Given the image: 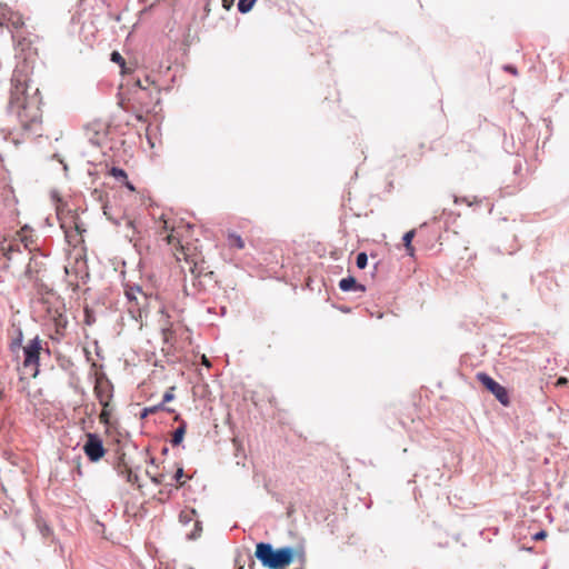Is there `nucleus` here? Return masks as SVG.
<instances>
[{
	"label": "nucleus",
	"instance_id": "09e8293b",
	"mask_svg": "<svg viewBox=\"0 0 569 569\" xmlns=\"http://www.w3.org/2000/svg\"><path fill=\"white\" fill-rule=\"evenodd\" d=\"M147 0H139L140 3H144Z\"/></svg>",
	"mask_w": 569,
	"mask_h": 569
},
{
	"label": "nucleus",
	"instance_id": "ea45409f",
	"mask_svg": "<svg viewBox=\"0 0 569 569\" xmlns=\"http://www.w3.org/2000/svg\"><path fill=\"white\" fill-rule=\"evenodd\" d=\"M427 226H428V222H423V223H421V224H420V228H419V229H420V231H421L423 228H426Z\"/></svg>",
	"mask_w": 569,
	"mask_h": 569
},
{
	"label": "nucleus",
	"instance_id": "39448f33",
	"mask_svg": "<svg viewBox=\"0 0 569 569\" xmlns=\"http://www.w3.org/2000/svg\"><path fill=\"white\" fill-rule=\"evenodd\" d=\"M43 350L42 341L39 336L32 338L22 349L23 351V361L22 365L24 368L34 367L36 377L39 373L40 366V353ZM44 351L50 355V349L46 348Z\"/></svg>",
	"mask_w": 569,
	"mask_h": 569
},
{
	"label": "nucleus",
	"instance_id": "f257e3e1",
	"mask_svg": "<svg viewBox=\"0 0 569 569\" xmlns=\"http://www.w3.org/2000/svg\"><path fill=\"white\" fill-rule=\"evenodd\" d=\"M26 61L18 63L12 72L10 96L7 104L8 116L17 119L22 133L40 137L42 132V99L38 88H32Z\"/></svg>",
	"mask_w": 569,
	"mask_h": 569
},
{
	"label": "nucleus",
	"instance_id": "ddd939ff",
	"mask_svg": "<svg viewBox=\"0 0 569 569\" xmlns=\"http://www.w3.org/2000/svg\"><path fill=\"white\" fill-rule=\"evenodd\" d=\"M158 411H166V412L173 413V415H174V412H177L173 408L162 406L159 402L158 405L142 408L140 411V418L146 419L148 416L153 415Z\"/></svg>",
	"mask_w": 569,
	"mask_h": 569
},
{
	"label": "nucleus",
	"instance_id": "393cba45",
	"mask_svg": "<svg viewBox=\"0 0 569 569\" xmlns=\"http://www.w3.org/2000/svg\"><path fill=\"white\" fill-rule=\"evenodd\" d=\"M503 70H505L506 72H509L510 74H513V76H517V74H518V69H517V67H516V66H513V64H506V66L503 67Z\"/></svg>",
	"mask_w": 569,
	"mask_h": 569
},
{
	"label": "nucleus",
	"instance_id": "412c9836",
	"mask_svg": "<svg viewBox=\"0 0 569 569\" xmlns=\"http://www.w3.org/2000/svg\"><path fill=\"white\" fill-rule=\"evenodd\" d=\"M415 236H416L415 229H411V230L405 232L402 236L403 247L412 244V240H413Z\"/></svg>",
	"mask_w": 569,
	"mask_h": 569
},
{
	"label": "nucleus",
	"instance_id": "79ce46f5",
	"mask_svg": "<svg viewBox=\"0 0 569 569\" xmlns=\"http://www.w3.org/2000/svg\"><path fill=\"white\" fill-rule=\"evenodd\" d=\"M149 463L150 465H156V459L154 458H150Z\"/></svg>",
	"mask_w": 569,
	"mask_h": 569
},
{
	"label": "nucleus",
	"instance_id": "c85d7f7f",
	"mask_svg": "<svg viewBox=\"0 0 569 569\" xmlns=\"http://www.w3.org/2000/svg\"><path fill=\"white\" fill-rule=\"evenodd\" d=\"M405 249L409 257H415L416 249H415L413 244L406 246Z\"/></svg>",
	"mask_w": 569,
	"mask_h": 569
},
{
	"label": "nucleus",
	"instance_id": "5701e85b",
	"mask_svg": "<svg viewBox=\"0 0 569 569\" xmlns=\"http://www.w3.org/2000/svg\"><path fill=\"white\" fill-rule=\"evenodd\" d=\"M126 480L130 483H136L139 480V476L137 475V472L129 469L126 470Z\"/></svg>",
	"mask_w": 569,
	"mask_h": 569
},
{
	"label": "nucleus",
	"instance_id": "423d86ee",
	"mask_svg": "<svg viewBox=\"0 0 569 569\" xmlns=\"http://www.w3.org/2000/svg\"><path fill=\"white\" fill-rule=\"evenodd\" d=\"M82 450L90 462L100 461L107 452L102 438L96 432L87 433Z\"/></svg>",
	"mask_w": 569,
	"mask_h": 569
},
{
	"label": "nucleus",
	"instance_id": "20e7f679",
	"mask_svg": "<svg viewBox=\"0 0 569 569\" xmlns=\"http://www.w3.org/2000/svg\"><path fill=\"white\" fill-rule=\"evenodd\" d=\"M478 382L495 398L499 401L503 407L510 406V396L509 390L496 381L489 373L480 371L476 375Z\"/></svg>",
	"mask_w": 569,
	"mask_h": 569
},
{
	"label": "nucleus",
	"instance_id": "9b49d317",
	"mask_svg": "<svg viewBox=\"0 0 569 569\" xmlns=\"http://www.w3.org/2000/svg\"><path fill=\"white\" fill-rule=\"evenodd\" d=\"M137 293H140L142 296L143 301L147 302L148 298L144 295V292L142 291L141 286L133 284L126 289V298H127L128 302L131 305H134L138 309H140L141 303L137 297Z\"/></svg>",
	"mask_w": 569,
	"mask_h": 569
},
{
	"label": "nucleus",
	"instance_id": "7ed1b4c3",
	"mask_svg": "<svg viewBox=\"0 0 569 569\" xmlns=\"http://www.w3.org/2000/svg\"><path fill=\"white\" fill-rule=\"evenodd\" d=\"M256 559L266 569H287L296 558L301 565L306 561L305 551H298L293 546L273 547L271 542L260 541L256 543Z\"/></svg>",
	"mask_w": 569,
	"mask_h": 569
},
{
	"label": "nucleus",
	"instance_id": "72a5a7b5",
	"mask_svg": "<svg viewBox=\"0 0 569 569\" xmlns=\"http://www.w3.org/2000/svg\"><path fill=\"white\" fill-rule=\"evenodd\" d=\"M179 518H180V521L186 522V523L190 521V518H188L183 512L180 513Z\"/></svg>",
	"mask_w": 569,
	"mask_h": 569
},
{
	"label": "nucleus",
	"instance_id": "c756f323",
	"mask_svg": "<svg viewBox=\"0 0 569 569\" xmlns=\"http://www.w3.org/2000/svg\"><path fill=\"white\" fill-rule=\"evenodd\" d=\"M122 186H124L127 189H129L131 191H133L136 189L133 183L131 181H129L128 178L122 182Z\"/></svg>",
	"mask_w": 569,
	"mask_h": 569
},
{
	"label": "nucleus",
	"instance_id": "b1692460",
	"mask_svg": "<svg viewBox=\"0 0 569 569\" xmlns=\"http://www.w3.org/2000/svg\"><path fill=\"white\" fill-rule=\"evenodd\" d=\"M547 531L541 529L539 531H537L536 533L532 535V540L535 541H541V540H545L547 538Z\"/></svg>",
	"mask_w": 569,
	"mask_h": 569
},
{
	"label": "nucleus",
	"instance_id": "6e6552de",
	"mask_svg": "<svg viewBox=\"0 0 569 569\" xmlns=\"http://www.w3.org/2000/svg\"><path fill=\"white\" fill-rule=\"evenodd\" d=\"M173 420L179 422V426L174 429L172 437L170 439V443L172 447H179L183 443L184 436L188 429V423L179 412H174Z\"/></svg>",
	"mask_w": 569,
	"mask_h": 569
},
{
	"label": "nucleus",
	"instance_id": "37998d69",
	"mask_svg": "<svg viewBox=\"0 0 569 569\" xmlns=\"http://www.w3.org/2000/svg\"><path fill=\"white\" fill-rule=\"evenodd\" d=\"M163 335L166 336L167 332H171L169 329H162Z\"/></svg>",
	"mask_w": 569,
	"mask_h": 569
},
{
	"label": "nucleus",
	"instance_id": "aec40b11",
	"mask_svg": "<svg viewBox=\"0 0 569 569\" xmlns=\"http://www.w3.org/2000/svg\"><path fill=\"white\" fill-rule=\"evenodd\" d=\"M174 390H176L174 386H172L166 390V392L162 395V400L160 402L162 406H166L168 402H171L172 400H174V398H176Z\"/></svg>",
	"mask_w": 569,
	"mask_h": 569
},
{
	"label": "nucleus",
	"instance_id": "f704fd0d",
	"mask_svg": "<svg viewBox=\"0 0 569 569\" xmlns=\"http://www.w3.org/2000/svg\"><path fill=\"white\" fill-rule=\"evenodd\" d=\"M338 309H339L341 312H345V313H348V312H350V310H351V309H350L349 307H347V306H340V307H338Z\"/></svg>",
	"mask_w": 569,
	"mask_h": 569
},
{
	"label": "nucleus",
	"instance_id": "a878e982",
	"mask_svg": "<svg viewBox=\"0 0 569 569\" xmlns=\"http://www.w3.org/2000/svg\"><path fill=\"white\" fill-rule=\"evenodd\" d=\"M150 479H151V481L154 485H161L163 482V480H164V475L160 473V475H157V476H151Z\"/></svg>",
	"mask_w": 569,
	"mask_h": 569
},
{
	"label": "nucleus",
	"instance_id": "2eb2a0df",
	"mask_svg": "<svg viewBox=\"0 0 569 569\" xmlns=\"http://www.w3.org/2000/svg\"><path fill=\"white\" fill-rule=\"evenodd\" d=\"M228 243L231 248L242 249L244 248V241L240 234L231 232L228 236Z\"/></svg>",
	"mask_w": 569,
	"mask_h": 569
},
{
	"label": "nucleus",
	"instance_id": "e433bc0d",
	"mask_svg": "<svg viewBox=\"0 0 569 569\" xmlns=\"http://www.w3.org/2000/svg\"><path fill=\"white\" fill-rule=\"evenodd\" d=\"M379 264H380V261H377V262L373 264V272H372V274H375V272H377V271H378V267H379Z\"/></svg>",
	"mask_w": 569,
	"mask_h": 569
},
{
	"label": "nucleus",
	"instance_id": "a19ab883",
	"mask_svg": "<svg viewBox=\"0 0 569 569\" xmlns=\"http://www.w3.org/2000/svg\"><path fill=\"white\" fill-rule=\"evenodd\" d=\"M492 532H493L495 535H498V532H499V528H497V527L492 528Z\"/></svg>",
	"mask_w": 569,
	"mask_h": 569
},
{
	"label": "nucleus",
	"instance_id": "4c0bfd02",
	"mask_svg": "<svg viewBox=\"0 0 569 569\" xmlns=\"http://www.w3.org/2000/svg\"><path fill=\"white\" fill-rule=\"evenodd\" d=\"M168 452H169V448H168V447H163V448L161 449V453H162V455H164V456H166V455H168Z\"/></svg>",
	"mask_w": 569,
	"mask_h": 569
},
{
	"label": "nucleus",
	"instance_id": "f8f14e48",
	"mask_svg": "<svg viewBox=\"0 0 569 569\" xmlns=\"http://www.w3.org/2000/svg\"><path fill=\"white\" fill-rule=\"evenodd\" d=\"M110 60L121 68V74L123 77V82H126V77L133 73V70L127 67L124 58L121 56L119 51H112L110 53Z\"/></svg>",
	"mask_w": 569,
	"mask_h": 569
},
{
	"label": "nucleus",
	"instance_id": "cd10ccee",
	"mask_svg": "<svg viewBox=\"0 0 569 569\" xmlns=\"http://www.w3.org/2000/svg\"><path fill=\"white\" fill-rule=\"evenodd\" d=\"M234 4V0H222V7L226 10H230Z\"/></svg>",
	"mask_w": 569,
	"mask_h": 569
},
{
	"label": "nucleus",
	"instance_id": "49530a36",
	"mask_svg": "<svg viewBox=\"0 0 569 569\" xmlns=\"http://www.w3.org/2000/svg\"><path fill=\"white\" fill-rule=\"evenodd\" d=\"M136 117H137L138 120L142 119V116L137 114Z\"/></svg>",
	"mask_w": 569,
	"mask_h": 569
},
{
	"label": "nucleus",
	"instance_id": "9d476101",
	"mask_svg": "<svg viewBox=\"0 0 569 569\" xmlns=\"http://www.w3.org/2000/svg\"><path fill=\"white\" fill-rule=\"evenodd\" d=\"M459 214L455 213L451 210H442V213L439 217H435L432 219V224L437 227V230H440L443 228L445 230H448L450 224L456 221L457 217Z\"/></svg>",
	"mask_w": 569,
	"mask_h": 569
},
{
	"label": "nucleus",
	"instance_id": "f03ea898",
	"mask_svg": "<svg viewBox=\"0 0 569 569\" xmlns=\"http://www.w3.org/2000/svg\"><path fill=\"white\" fill-rule=\"evenodd\" d=\"M162 78L161 64L158 70L137 67L133 73L126 77V82H122L120 88L141 111L151 112L161 102L160 92L170 90V86L163 84Z\"/></svg>",
	"mask_w": 569,
	"mask_h": 569
},
{
	"label": "nucleus",
	"instance_id": "4be33fe9",
	"mask_svg": "<svg viewBox=\"0 0 569 569\" xmlns=\"http://www.w3.org/2000/svg\"><path fill=\"white\" fill-rule=\"evenodd\" d=\"M160 223H161V228L164 230V231H170L172 230V226L170 223V219L167 218V216L164 213H162L160 216Z\"/></svg>",
	"mask_w": 569,
	"mask_h": 569
},
{
	"label": "nucleus",
	"instance_id": "a18cd8bd",
	"mask_svg": "<svg viewBox=\"0 0 569 569\" xmlns=\"http://www.w3.org/2000/svg\"><path fill=\"white\" fill-rule=\"evenodd\" d=\"M370 257H371V258H376V257H377V254H376V253H373V252H371V253H370Z\"/></svg>",
	"mask_w": 569,
	"mask_h": 569
},
{
	"label": "nucleus",
	"instance_id": "c03bdc74",
	"mask_svg": "<svg viewBox=\"0 0 569 569\" xmlns=\"http://www.w3.org/2000/svg\"><path fill=\"white\" fill-rule=\"evenodd\" d=\"M8 249H9L10 251L16 250V249H14V247H13L12 244H10Z\"/></svg>",
	"mask_w": 569,
	"mask_h": 569
},
{
	"label": "nucleus",
	"instance_id": "de8ad7c7",
	"mask_svg": "<svg viewBox=\"0 0 569 569\" xmlns=\"http://www.w3.org/2000/svg\"><path fill=\"white\" fill-rule=\"evenodd\" d=\"M129 312H133V306L129 308Z\"/></svg>",
	"mask_w": 569,
	"mask_h": 569
},
{
	"label": "nucleus",
	"instance_id": "7c9ffc66",
	"mask_svg": "<svg viewBox=\"0 0 569 569\" xmlns=\"http://www.w3.org/2000/svg\"><path fill=\"white\" fill-rule=\"evenodd\" d=\"M236 567L237 569H244V561L241 562V556H239L238 558H236Z\"/></svg>",
	"mask_w": 569,
	"mask_h": 569
},
{
	"label": "nucleus",
	"instance_id": "0eeeda50",
	"mask_svg": "<svg viewBox=\"0 0 569 569\" xmlns=\"http://www.w3.org/2000/svg\"><path fill=\"white\" fill-rule=\"evenodd\" d=\"M94 395L103 409H107L113 398V385L106 372H100L96 377Z\"/></svg>",
	"mask_w": 569,
	"mask_h": 569
},
{
	"label": "nucleus",
	"instance_id": "6ab92c4d",
	"mask_svg": "<svg viewBox=\"0 0 569 569\" xmlns=\"http://www.w3.org/2000/svg\"><path fill=\"white\" fill-rule=\"evenodd\" d=\"M356 266L358 269L363 270L368 266V254L365 251H360L356 257Z\"/></svg>",
	"mask_w": 569,
	"mask_h": 569
},
{
	"label": "nucleus",
	"instance_id": "473e14b6",
	"mask_svg": "<svg viewBox=\"0 0 569 569\" xmlns=\"http://www.w3.org/2000/svg\"><path fill=\"white\" fill-rule=\"evenodd\" d=\"M93 321H94L93 316H90V315L86 313V323L88 326H90V325H92Z\"/></svg>",
	"mask_w": 569,
	"mask_h": 569
},
{
	"label": "nucleus",
	"instance_id": "58836bf2",
	"mask_svg": "<svg viewBox=\"0 0 569 569\" xmlns=\"http://www.w3.org/2000/svg\"><path fill=\"white\" fill-rule=\"evenodd\" d=\"M204 11L207 12V14L209 13L210 9H209V2L206 3L204 6Z\"/></svg>",
	"mask_w": 569,
	"mask_h": 569
},
{
	"label": "nucleus",
	"instance_id": "1a4fd4ad",
	"mask_svg": "<svg viewBox=\"0 0 569 569\" xmlns=\"http://www.w3.org/2000/svg\"><path fill=\"white\" fill-rule=\"evenodd\" d=\"M338 286L342 292H365L367 290L366 286L360 283L356 277L351 274L340 279Z\"/></svg>",
	"mask_w": 569,
	"mask_h": 569
},
{
	"label": "nucleus",
	"instance_id": "bb28decb",
	"mask_svg": "<svg viewBox=\"0 0 569 569\" xmlns=\"http://www.w3.org/2000/svg\"><path fill=\"white\" fill-rule=\"evenodd\" d=\"M461 202H466L468 206H472V202H470L468 200V198L455 196V203H461Z\"/></svg>",
	"mask_w": 569,
	"mask_h": 569
},
{
	"label": "nucleus",
	"instance_id": "4468645a",
	"mask_svg": "<svg viewBox=\"0 0 569 569\" xmlns=\"http://www.w3.org/2000/svg\"><path fill=\"white\" fill-rule=\"evenodd\" d=\"M16 333H17L16 337H13L9 343V350L12 353H17L19 351V349L22 347V342H23L22 330L20 328H17Z\"/></svg>",
	"mask_w": 569,
	"mask_h": 569
},
{
	"label": "nucleus",
	"instance_id": "dca6fc26",
	"mask_svg": "<svg viewBox=\"0 0 569 569\" xmlns=\"http://www.w3.org/2000/svg\"><path fill=\"white\" fill-rule=\"evenodd\" d=\"M258 0H239L237 9L240 13L246 14L252 10Z\"/></svg>",
	"mask_w": 569,
	"mask_h": 569
},
{
	"label": "nucleus",
	"instance_id": "f3484780",
	"mask_svg": "<svg viewBox=\"0 0 569 569\" xmlns=\"http://www.w3.org/2000/svg\"><path fill=\"white\" fill-rule=\"evenodd\" d=\"M109 174L120 183H122L128 178L126 170L116 166L111 167Z\"/></svg>",
	"mask_w": 569,
	"mask_h": 569
},
{
	"label": "nucleus",
	"instance_id": "2f4dec72",
	"mask_svg": "<svg viewBox=\"0 0 569 569\" xmlns=\"http://www.w3.org/2000/svg\"><path fill=\"white\" fill-rule=\"evenodd\" d=\"M40 530L43 536L51 533V528L48 525H43V527Z\"/></svg>",
	"mask_w": 569,
	"mask_h": 569
},
{
	"label": "nucleus",
	"instance_id": "c9c22d12",
	"mask_svg": "<svg viewBox=\"0 0 569 569\" xmlns=\"http://www.w3.org/2000/svg\"><path fill=\"white\" fill-rule=\"evenodd\" d=\"M154 6H156V4H154V3H152V4L148 6V7H146V8L142 10V13L151 11V10L154 8Z\"/></svg>",
	"mask_w": 569,
	"mask_h": 569
},
{
	"label": "nucleus",
	"instance_id": "a211bd4d",
	"mask_svg": "<svg viewBox=\"0 0 569 569\" xmlns=\"http://www.w3.org/2000/svg\"><path fill=\"white\" fill-rule=\"evenodd\" d=\"M184 477V470L182 466H179L176 470V472L172 475L171 480L172 482L170 486L176 485L178 488L183 486V482L181 479Z\"/></svg>",
	"mask_w": 569,
	"mask_h": 569
}]
</instances>
